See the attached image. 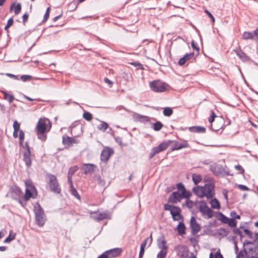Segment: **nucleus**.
Segmentation results:
<instances>
[{
  "instance_id": "nucleus-5",
  "label": "nucleus",
  "mask_w": 258,
  "mask_h": 258,
  "mask_svg": "<svg viewBox=\"0 0 258 258\" xmlns=\"http://www.w3.org/2000/svg\"><path fill=\"white\" fill-rule=\"evenodd\" d=\"M164 210L170 211L173 221H179L183 218L181 214V210L178 207L165 204L164 205Z\"/></svg>"
},
{
  "instance_id": "nucleus-16",
  "label": "nucleus",
  "mask_w": 258,
  "mask_h": 258,
  "mask_svg": "<svg viewBox=\"0 0 258 258\" xmlns=\"http://www.w3.org/2000/svg\"><path fill=\"white\" fill-rule=\"evenodd\" d=\"M176 187L178 189V192L180 191V194L183 193V195L186 197L187 198L191 196V192L190 191L186 190L185 186L182 182L178 183L176 184Z\"/></svg>"
},
{
  "instance_id": "nucleus-19",
  "label": "nucleus",
  "mask_w": 258,
  "mask_h": 258,
  "mask_svg": "<svg viewBox=\"0 0 258 258\" xmlns=\"http://www.w3.org/2000/svg\"><path fill=\"white\" fill-rule=\"evenodd\" d=\"M37 196V192L33 191L32 189L26 188L25 190V194L24 195V200L25 201H28L30 198L36 199Z\"/></svg>"
},
{
  "instance_id": "nucleus-39",
  "label": "nucleus",
  "mask_w": 258,
  "mask_h": 258,
  "mask_svg": "<svg viewBox=\"0 0 258 258\" xmlns=\"http://www.w3.org/2000/svg\"><path fill=\"white\" fill-rule=\"evenodd\" d=\"M83 118L87 121H90L92 118V114L89 112L85 111L83 114Z\"/></svg>"
},
{
  "instance_id": "nucleus-51",
  "label": "nucleus",
  "mask_w": 258,
  "mask_h": 258,
  "mask_svg": "<svg viewBox=\"0 0 258 258\" xmlns=\"http://www.w3.org/2000/svg\"><path fill=\"white\" fill-rule=\"evenodd\" d=\"M167 254V251L161 250L157 254V258H165Z\"/></svg>"
},
{
  "instance_id": "nucleus-11",
  "label": "nucleus",
  "mask_w": 258,
  "mask_h": 258,
  "mask_svg": "<svg viewBox=\"0 0 258 258\" xmlns=\"http://www.w3.org/2000/svg\"><path fill=\"white\" fill-rule=\"evenodd\" d=\"M175 250L180 258H187L188 256V249L186 245H178L176 247Z\"/></svg>"
},
{
  "instance_id": "nucleus-30",
  "label": "nucleus",
  "mask_w": 258,
  "mask_h": 258,
  "mask_svg": "<svg viewBox=\"0 0 258 258\" xmlns=\"http://www.w3.org/2000/svg\"><path fill=\"white\" fill-rule=\"evenodd\" d=\"M25 184L26 188L32 189L33 191L35 192L36 194L37 193V189L30 179H26Z\"/></svg>"
},
{
  "instance_id": "nucleus-10",
  "label": "nucleus",
  "mask_w": 258,
  "mask_h": 258,
  "mask_svg": "<svg viewBox=\"0 0 258 258\" xmlns=\"http://www.w3.org/2000/svg\"><path fill=\"white\" fill-rule=\"evenodd\" d=\"M113 149L110 148L108 147L103 149L100 155L101 160L104 162H107L109 159L111 155L113 154Z\"/></svg>"
},
{
  "instance_id": "nucleus-26",
  "label": "nucleus",
  "mask_w": 258,
  "mask_h": 258,
  "mask_svg": "<svg viewBox=\"0 0 258 258\" xmlns=\"http://www.w3.org/2000/svg\"><path fill=\"white\" fill-rule=\"evenodd\" d=\"M190 197L188 198H184V199H186L185 203L182 204V207L184 206L187 207L188 209H191L194 206L196 205V203L190 200Z\"/></svg>"
},
{
  "instance_id": "nucleus-56",
  "label": "nucleus",
  "mask_w": 258,
  "mask_h": 258,
  "mask_svg": "<svg viewBox=\"0 0 258 258\" xmlns=\"http://www.w3.org/2000/svg\"><path fill=\"white\" fill-rule=\"evenodd\" d=\"M19 138L20 141H24L25 138V134L22 130L19 131Z\"/></svg>"
},
{
  "instance_id": "nucleus-58",
  "label": "nucleus",
  "mask_w": 258,
  "mask_h": 258,
  "mask_svg": "<svg viewBox=\"0 0 258 258\" xmlns=\"http://www.w3.org/2000/svg\"><path fill=\"white\" fill-rule=\"evenodd\" d=\"M191 47L194 49L198 51L200 50L199 47L197 46V44L194 40H192L191 42Z\"/></svg>"
},
{
  "instance_id": "nucleus-41",
  "label": "nucleus",
  "mask_w": 258,
  "mask_h": 258,
  "mask_svg": "<svg viewBox=\"0 0 258 258\" xmlns=\"http://www.w3.org/2000/svg\"><path fill=\"white\" fill-rule=\"evenodd\" d=\"M228 222V223L227 224H228L229 226L231 228H235L236 227L237 221L234 219V218H229V221Z\"/></svg>"
},
{
  "instance_id": "nucleus-47",
  "label": "nucleus",
  "mask_w": 258,
  "mask_h": 258,
  "mask_svg": "<svg viewBox=\"0 0 258 258\" xmlns=\"http://www.w3.org/2000/svg\"><path fill=\"white\" fill-rule=\"evenodd\" d=\"M130 63L132 66L137 67V69H144L143 65L139 62H131Z\"/></svg>"
},
{
  "instance_id": "nucleus-62",
  "label": "nucleus",
  "mask_w": 258,
  "mask_h": 258,
  "mask_svg": "<svg viewBox=\"0 0 258 258\" xmlns=\"http://www.w3.org/2000/svg\"><path fill=\"white\" fill-rule=\"evenodd\" d=\"M114 138L115 141L120 145L122 144V138L120 137H115L114 136Z\"/></svg>"
},
{
  "instance_id": "nucleus-63",
  "label": "nucleus",
  "mask_w": 258,
  "mask_h": 258,
  "mask_svg": "<svg viewBox=\"0 0 258 258\" xmlns=\"http://www.w3.org/2000/svg\"><path fill=\"white\" fill-rule=\"evenodd\" d=\"M97 258H109L106 251H104L101 255H99Z\"/></svg>"
},
{
  "instance_id": "nucleus-29",
  "label": "nucleus",
  "mask_w": 258,
  "mask_h": 258,
  "mask_svg": "<svg viewBox=\"0 0 258 258\" xmlns=\"http://www.w3.org/2000/svg\"><path fill=\"white\" fill-rule=\"evenodd\" d=\"M150 239V242H149V246H150L152 243V234H151L150 236L149 237H147L146 238H145L143 241V242L141 243V247H140V248H142V249H145L146 245H147V242L148 241V240Z\"/></svg>"
},
{
  "instance_id": "nucleus-32",
  "label": "nucleus",
  "mask_w": 258,
  "mask_h": 258,
  "mask_svg": "<svg viewBox=\"0 0 258 258\" xmlns=\"http://www.w3.org/2000/svg\"><path fill=\"white\" fill-rule=\"evenodd\" d=\"M108 127L109 125L107 123L104 121H101V123L97 126V128L98 130L104 132Z\"/></svg>"
},
{
  "instance_id": "nucleus-17",
  "label": "nucleus",
  "mask_w": 258,
  "mask_h": 258,
  "mask_svg": "<svg viewBox=\"0 0 258 258\" xmlns=\"http://www.w3.org/2000/svg\"><path fill=\"white\" fill-rule=\"evenodd\" d=\"M172 141V142L171 143H174V145L172 146L171 149L172 151L175 150H179L182 148L189 147V144L186 142H185L183 143H179L176 141Z\"/></svg>"
},
{
  "instance_id": "nucleus-45",
  "label": "nucleus",
  "mask_w": 258,
  "mask_h": 258,
  "mask_svg": "<svg viewBox=\"0 0 258 258\" xmlns=\"http://www.w3.org/2000/svg\"><path fill=\"white\" fill-rule=\"evenodd\" d=\"M12 192L15 193L18 196H19L22 194L21 189L18 186H15L12 189Z\"/></svg>"
},
{
  "instance_id": "nucleus-15",
  "label": "nucleus",
  "mask_w": 258,
  "mask_h": 258,
  "mask_svg": "<svg viewBox=\"0 0 258 258\" xmlns=\"http://www.w3.org/2000/svg\"><path fill=\"white\" fill-rule=\"evenodd\" d=\"M234 51L237 56L243 61H246L249 60V57L244 53L240 47L234 49Z\"/></svg>"
},
{
  "instance_id": "nucleus-3",
  "label": "nucleus",
  "mask_w": 258,
  "mask_h": 258,
  "mask_svg": "<svg viewBox=\"0 0 258 258\" xmlns=\"http://www.w3.org/2000/svg\"><path fill=\"white\" fill-rule=\"evenodd\" d=\"M46 178L50 190L55 194H60L61 189L56 176L54 174L47 173Z\"/></svg>"
},
{
  "instance_id": "nucleus-31",
  "label": "nucleus",
  "mask_w": 258,
  "mask_h": 258,
  "mask_svg": "<svg viewBox=\"0 0 258 258\" xmlns=\"http://www.w3.org/2000/svg\"><path fill=\"white\" fill-rule=\"evenodd\" d=\"M2 92L4 94V99L7 100L10 103H11L15 99L13 95L9 94L5 91H2Z\"/></svg>"
},
{
  "instance_id": "nucleus-13",
  "label": "nucleus",
  "mask_w": 258,
  "mask_h": 258,
  "mask_svg": "<svg viewBox=\"0 0 258 258\" xmlns=\"http://www.w3.org/2000/svg\"><path fill=\"white\" fill-rule=\"evenodd\" d=\"M106 251L109 258H116L120 255L122 250L121 248H114Z\"/></svg>"
},
{
  "instance_id": "nucleus-59",
  "label": "nucleus",
  "mask_w": 258,
  "mask_h": 258,
  "mask_svg": "<svg viewBox=\"0 0 258 258\" xmlns=\"http://www.w3.org/2000/svg\"><path fill=\"white\" fill-rule=\"evenodd\" d=\"M205 13L208 15V16L211 18L212 22H215V18L213 15L207 10L205 11Z\"/></svg>"
},
{
  "instance_id": "nucleus-44",
  "label": "nucleus",
  "mask_w": 258,
  "mask_h": 258,
  "mask_svg": "<svg viewBox=\"0 0 258 258\" xmlns=\"http://www.w3.org/2000/svg\"><path fill=\"white\" fill-rule=\"evenodd\" d=\"M15 237L16 234H14V235H12L11 232L9 235L5 239L4 242V243H10L15 238Z\"/></svg>"
},
{
  "instance_id": "nucleus-50",
  "label": "nucleus",
  "mask_w": 258,
  "mask_h": 258,
  "mask_svg": "<svg viewBox=\"0 0 258 258\" xmlns=\"http://www.w3.org/2000/svg\"><path fill=\"white\" fill-rule=\"evenodd\" d=\"M216 117V114L214 113V112L212 110H211V115L209 117L208 120L209 122L211 123H212L215 120V118Z\"/></svg>"
},
{
  "instance_id": "nucleus-6",
  "label": "nucleus",
  "mask_w": 258,
  "mask_h": 258,
  "mask_svg": "<svg viewBox=\"0 0 258 258\" xmlns=\"http://www.w3.org/2000/svg\"><path fill=\"white\" fill-rule=\"evenodd\" d=\"M172 142V140H168L160 143L158 146L152 149L149 155V158L152 159L154 156L167 149Z\"/></svg>"
},
{
  "instance_id": "nucleus-21",
  "label": "nucleus",
  "mask_w": 258,
  "mask_h": 258,
  "mask_svg": "<svg viewBox=\"0 0 258 258\" xmlns=\"http://www.w3.org/2000/svg\"><path fill=\"white\" fill-rule=\"evenodd\" d=\"M194 52L186 53L182 57L179 59L178 61V64L180 66L184 65L187 60L190 59L192 57H194Z\"/></svg>"
},
{
  "instance_id": "nucleus-8",
  "label": "nucleus",
  "mask_w": 258,
  "mask_h": 258,
  "mask_svg": "<svg viewBox=\"0 0 258 258\" xmlns=\"http://www.w3.org/2000/svg\"><path fill=\"white\" fill-rule=\"evenodd\" d=\"M150 87L155 92H163L166 90L165 84L158 81H153L150 83Z\"/></svg>"
},
{
  "instance_id": "nucleus-54",
  "label": "nucleus",
  "mask_w": 258,
  "mask_h": 258,
  "mask_svg": "<svg viewBox=\"0 0 258 258\" xmlns=\"http://www.w3.org/2000/svg\"><path fill=\"white\" fill-rule=\"evenodd\" d=\"M230 216L232 217L231 218H234V219H240V216L236 214L235 211H232L230 213Z\"/></svg>"
},
{
  "instance_id": "nucleus-28",
  "label": "nucleus",
  "mask_w": 258,
  "mask_h": 258,
  "mask_svg": "<svg viewBox=\"0 0 258 258\" xmlns=\"http://www.w3.org/2000/svg\"><path fill=\"white\" fill-rule=\"evenodd\" d=\"M217 214L218 215V219L223 223L227 224L229 221V218L224 215L222 213L218 212Z\"/></svg>"
},
{
  "instance_id": "nucleus-64",
  "label": "nucleus",
  "mask_w": 258,
  "mask_h": 258,
  "mask_svg": "<svg viewBox=\"0 0 258 258\" xmlns=\"http://www.w3.org/2000/svg\"><path fill=\"white\" fill-rule=\"evenodd\" d=\"M214 258H224L219 251H217L214 255Z\"/></svg>"
},
{
  "instance_id": "nucleus-20",
  "label": "nucleus",
  "mask_w": 258,
  "mask_h": 258,
  "mask_svg": "<svg viewBox=\"0 0 258 258\" xmlns=\"http://www.w3.org/2000/svg\"><path fill=\"white\" fill-rule=\"evenodd\" d=\"M133 118L136 121H140L141 122H148L150 121V117L147 116L143 115L137 113H134Z\"/></svg>"
},
{
  "instance_id": "nucleus-61",
  "label": "nucleus",
  "mask_w": 258,
  "mask_h": 258,
  "mask_svg": "<svg viewBox=\"0 0 258 258\" xmlns=\"http://www.w3.org/2000/svg\"><path fill=\"white\" fill-rule=\"evenodd\" d=\"M72 176H70V175H68V182H69V183L70 184V187H73L74 186L73 183L72 179Z\"/></svg>"
},
{
  "instance_id": "nucleus-25",
  "label": "nucleus",
  "mask_w": 258,
  "mask_h": 258,
  "mask_svg": "<svg viewBox=\"0 0 258 258\" xmlns=\"http://www.w3.org/2000/svg\"><path fill=\"white\" fill-rule=\"evenodd\" d=\"M166 241L164 238L158 239L157 240V245L159 248L161 249V250L166 249L167 247L166 246Z\"/></svg>"
},
{
  "instance_id": "nucleus-33",
  "label": "nucleus",
  "mask_w": 258,
  "mask_h": 258,
  "mask_svg": "<svg viewBox=\"0 0 258 258\" xmlns=\"http://www.w3.org/2000/svg\"><path fill=\"white\" fill-rule=\"evenodd\" d=\"M74 141L75 140L73 138L69 137H67L65 138L63 137L62 143L63 145H70L74 143Z\"/></svg>"
},
{
  "instance_id": "nucleus-49",
  "label": "nucleus",
  "mask_w": 258,
  "mask_h": 258,
  "mask_svg": "<svg viewBox=\"0 0 258 258\" xmlns=\"http://www.w3.org/2000/svg\"><path fill=\"white\" fill-rule=\"evenodd\" d=\"M21 10V4L20 3H18L15 7V15H18L20 13Z\"/></svg>"
},
{
  "instance_id": "nucleus-37",
  "label": "nucleus",
  "mask_w": 258,
  "mask_h": 258,
  "mask_svg": "<svg viewBox=\"0 0 258 258\" xmlns=\"http://www.w3.org/2000/svg\"><path fill=\"white\" fill-rule=\"evenodd\" d=\"M244 39H253L254 38L253 33L249 32H244L242 35Z\"/></svg>"
},
{
  "instance_id": "nucleus-4",
  "label": "nucleus",
  "mask_w": 258,
  "mask_h": 258,
  "mask_svg": "<svg viewBox=\"0 0 258 258\" xmlns=\"http://www.w3.org/2000/svg\"><path fill=\"white\" fill-rule=\"evenodd\" d=\"M49 123L48 119H39L36 126L37 135L38 138L41 141L44 142L46 140L47 136L46 135L47 128V122Z\"/></svg>"
},
{
  "instance_id": "nucleus-2",
  "label": "nucleus",
  "mask_w": 258,
  "mask_h": 258,
  "mask_svg": "<svg viewBox=\"0 0 258 258\" xmlns=\"http://www.w3.org/2000/svg\"><path fill=\"white\" fill-rule=\"evenodd\" d=\"M34 212L36 224L39 227H43L46 221V216L43 209L38 203H36L34 206Z\"/></svg>"
},
{
  "instance_id": "nucleus-55",
  "label": "nucleus",
  "mask_w": 258,
  "mask_h": 258,
  "mask_svg": "<svg viewBox=\"0 0 258 258\" xmlns=\"http://www.w3.org/2000/svg\"><path fill=\"white\" fill-rule=\"evenodd\" d=\"M235 168L236 169H237L238 171H239V173L240 174H243L244 172V170L242 168L241 166L240 165H237L235 166Z\"/></svg>"
},
{
  "instance_id": "nucleus-22",
  "label": "nucleus",
  "mask_w": 258,
  "mask_h": 258,
  "mask_svg": "<svg viewBox=\"0 0 258 258\" xmlns=\"http://www.w3.org/2000/svg\"><path fill=\"white\" fill-rule=\"evenodd\" d=\"M107 214L106 213H100L96 216H91V218L95 221H99L107 218Z\"/></svg>"
},
{
  "instance_id": "nucleus-23",
  "label": "nucleus",
  "mask_w": 258,
  "mask_h": 258,
  "mask_svg": "<svg viewBox=\"0 0 258 258\" xmlns=\"http://www.w3.org/2000/svg\"><path fill=\"white\" fill-rule=\"evenodd\" d=\"M185 226L182 222H180L177 226V230L179 235H182L185 233Z\"/></svg>"
},
{
  "instance_id": "nucleus-18",
  "label": "nucleus",
  "mask_w": 258,
  "mask_h": 258,
  "mask_svg": "<svg viewBox=\"0 0 258 258\" xmlns=\"http://www.w3.org/2000/svg\"><path fill=\"white\" fill-rule=\"evenodd\" d=\"M23 160L27 168L30 167L32 165L31 152L24 153L23 155Z\"/></svg>"
},
{
  "instance_id": "nucleus-27",
  "label": "nucleus",
  "mask_w": 258,
  "mask_h": 258,
  "mask_svg": "<svg viewBox=\"0 0 258 258\" xmlns=\"http://www.w3.org/2000/svg\"><path fill=\"white\" fill-rule=\"evenodd\" d=\"M211 200L210 202L211 207L213 209H219L221 208L220 204L219 201L216 198L213 199H211Z\"/></svg>"
},
{
  "instance_id": "nucleus-52",
  "label": "nucleus",
  "mask_w": 258,
  "mask_h": 258,
  "mask_svg": "<svg viewBox=\"0 0 258 258\" xmlns=\"http://www.w3.org/2000/svg\"><path fill=\"white\" fill-rule=\"evenodd\" d=\"M20 127V123L17 120H15L14 121V123H13L14 131H19Z\"/></svg>"
},
{
  "instance_id": "nucleus-60",
  "label": "nucleus",
  "mask_w": 258,
  "mask_h": 258,
  "mask_svg": "<svg viewBox=\"0 0 258 258\" xmlns=\"http://www.w3.org/2000/svg\"><path fill=\"white\" fill-rule=\"evenodd\" d=\"M25 148H26V150L24 153H30L31 152L30 148L29 146V144L28 142H26L25 143Z\"/></svg>"
},
{
  "instance_id": "nucleus-42",
  "label": "nucleus",
  "mask_w": 258,
  "mask_h": 258,
  "mask_svg": "<svg viewBox=\"0 0 258 258\" xmlns=\"http://www.w3.org/2000/svg\"><path fill=\"white\" fill-rule=\"evenodd\" d=\"M218 234L223 236H226L229 234V231L225 228H221L218 230Z\"/></svg>"
},
{
  "instance_id": "nucleus-57",
  "label": "nucleus",
  "mask_w": 258,
  "mask_h": 258,
  "mask_svg": "<svg viewBox=\"0 0 258 258\" xmlns=\"http://www.w3.org/2000/svg\"><path fill=\"white\" fill-rule=\"evenodd\" d=\"M238 187L241 190L243 191H248L249 190V188L246 185L243 184H239L238 185Z\"/></svg>"
},
{
  "instance_id": "nucleus-40",
  "label": "nucleus",
  "mask_w": 258,
  "mask_h": 258,
  "mask_svg": "<svg viewBox=\"0 0 258 258\" xmlns=\"http://www.w3.org/2000/svg\"><path fill=\"white\" fill-rule=\"evenodd\" d=\"M79 168L77 166H74L71 167L68 171V175L73 176L74 173L78 170Z\"/></svg>"
},
{
  "instance_id": "nucleus-34",
  "label": "nucleus",
  "mask_w": 258,
  "mask_h": 258,
  "mask_svg": "<svg viewBox=\"0 0 258 258\" xmlns=\"http://www.w3.org/2000/svg\"><path fill=\"white\" fill-rule=\"evenodd\" d=\"M192 179L195 184H198L202 180V176L197 174H193Z\"/></svg>"
},
{
  "instance_id": "nucleus-35",
  "label": "nucleus",
  "mask_w": 258,
  "mask_h": 258,
  "mask_svg": "<svg viewBox=\"0 0 258 258\" xmlns=\"http://www.w3.org/2000/svg\"><path fill=\"white\" fill-rule=\"evenodd\" d=\"M173 110L170 107H165L163 109V113L165 116H170L173 114Z\"/></svg>"
},
{
  "instance_id": "nucleus-46",
  "label": "nucleus",
  "mask_w": 258,
  "mask_h": 258,
  "mask_svg": "<svg viewBox=\"0 0 258 258\" xmlns=\"http://www.w3.org/2000/svg\"><path fill=\"white\" fill-rule=\"evenodd\" d=\"M13 23L14 20L13 18H10L7 22V25L5 27V30L6 31H8L9 28L13 25Z\"/></svg>"
},
{
  "instance_id": "nucleus-7",
  "label": "nucleus",
  "mask_w": 258,
  "mask_h": 258,
  "mask_svg": "<svg viewBox=\"0 0 258 258\" xmlns=\"http://www.w3.org/2000/svg\"><path fill=\"white\" fill-rule=\"evenodd\" d=\"M200 203L201 205L199 207V210L202 215L207 216L209 219L212 218L214 216L213 211L208 206L207 203L204 201H201Z\"/></svg>"
},
{
  "instance_id": "nucleus-48",
  "label": "nucleus",
  "mask_w": 258,
  "mask_h": 258,
  "mask_svg": "<svg viewBox=\"0 0 258 258\" xmlns=\"http://www.w3.org/2000/svg\"><path fill=\"white\" fill-rule=\"evenodd\" d=\"M32 77L30 75H22L21 77V79L23 82H26L27 81H30L32 79Z\"/></svg>"
},
{
  "instance_id": "nucleus-53",
  "label": "nucleus",
  "mask_w": 258,
  "mask_h": 258,
  "mask_svg": "<svg viewBox=\"0 0 258 258\" xmlns=\"http://www.w3.org/2000/svg\"><path fill=\"white\" fill-rule=\"evenodd\" d=\"M244 232L245 234H246L249 238H250V239L253 238V234L251 232V231H250L249 229H244Z\"/></svg>"
},
{
  "instance_id": "nucleus-43",
  "label": "nucleus",
  "mask_w": 258,
  "mask_h": 258,
  "mask_svg": "<svg viewBox=\"0 0 258 258\" xmlns=\"http://www.w3.org/2000/svg\"><path fill=\"white\" fill-rule=\"evenodd\" d=\"M247 253L246 250L244 248L243 250H240L237 254L236 258H246L245 254Z\"/></svg>"
},
{
  "instance_id": "nucleus-12",
  "label": "nucleus",
  "mask_w": 258,
  "mask_h": 258,
  "mask_svg": "<svg viewBox=\"0 0 258 258\" xmlns=\"http://www.w3.org/2000/svg\"><path fill=\"white\" fill-rule=\"evenodd\" d=\"M190 228L191 229L192 234L193 235L197 234L201 230V226L200 224L197 222L196 219L194 217H191L190 219Z\"/></svg>"
},
{
  "instance_id": "nucleus-38",
  "label": "nucleus",
  "mask_w": 258,
  "mask_h": 258,
  "mask_svg": "<svg viewBox=\"0 0 258 258\" xmlns=\"http://www.w3.org/2000/svg\"><path fill=\"white\" fill-rule=\"evenodd\" d=\"M70 191L71 194L74 196L75 198H76L78 200L81 199V197L78 194L77 190L76 188L73 186V187H70Z\"/></svg>"
},
{
  "instance_id": "nucleus-9",
  "label": "nucleus",
  "mask_w": 258,
  "mask_h": 258,
  "mask_svg": "<svg viewBox=\"0 0 258 258\" xmlns=\"http://www.w3.org/2000/svg\"><path fill=\"white\" fill-rule=\"evenodd\" d=\"M184 198H187L183 195V193L180 194L178 191H173L169 196L168 199V203L177 204L180 202Z\"/></svg>"
},
{
  "instance_id": "nucleus-24",
  "label": "nucleus",
  "mask_w": 258,
  "mask_h": 258,
  "mask_svg": "<svg viewBox=\"0 0 258 258\" xmlns=\"http://www.w3.org/2000/svg\"><path fill=\"white\" fill-rule=\"evenodd\" d=\"M189 130L191 132L204 133L206 132V128L202 126H195L189 127Z\"/></svg>"
},
{
  "instance_id": "nucleus-1",
  "label": "nucleus",
  "mask_w": 258,
  "mask_h": 258,
  "mask_svg": "<svg viewBox=\"0 0 258 258\" xmlns=\"http://www.w3.org/2000/svg\"><path fill=\"white\" fill-rule=\"evenodd\" d=\"M215 186L211 183H206L203 186H197L192 188V192L200 198L206 197L212 199L214 195Z\"/></svg>"
},
{
  "instance_id": "nucleus-14",
  "label": "nucleus",
  "mask_w": 258,
  "mask_h": 258,
  "mask_svg": "<svg viewBox=\"0 0 258 258\" xmlns=\"http://www.w3.org/2000/svg\"><path fill=\"white\" fill-rule=\"evenodd\" d=\"M95 167L96 166L93 164L84 163L82 165L81 169L83 171L84 173L87 175L93 173L95 170Z\"/></svg>"
},
{
  "instance_id": "nucleus-36",
  "label": "nucleus",
  "mask_w": 258,
  "mask_h": 258,
  "mask_svg": "<svg viewBox=\"0 0 258 258\" xmlns=\"http://www.w3.org/2000/svg\"><path fill=\"white\" fill-rule=\"evenodd\" d=\"M163 126V124L159 121H156L153 124V130L155 131H159Z\"/></svg>"
}]
</instances>
